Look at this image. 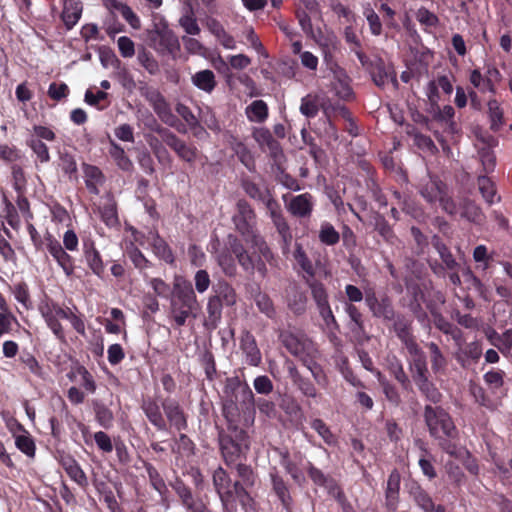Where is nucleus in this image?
<instances>
[{
    "label": "nucleus",
    "mask_w": 512,
    "mask_h": 512,
    "mask_svg": "<svg viewBox=\"0 0 512 512\" xmlns=\"http://www.w3.org/2000/svg\"><path fill=\"white\" fill-rule=\"evenodd\" d=\"M280 340L283 346L309 370L315 383L326 389L329 386V378L323 367L316 361L318 350L313 341L305 335L292 332L282 333Z\"/></svg>",
    "instance_id": "f257e3e1"
},
{
    "label": "nucleus",
    "mask_w": 512,
    "mask_h": 512,
    "mask_svg": "<svg viewBox=\"0 0 512 512\" xmlns=\"http://www.w3.org/2000/svg\"><path fill=\"white\" fill-rule=\"evenodd\" d=\"M200 309L192 284L181 276L175 277L170 297V312L176 326H184L189 318L196 319Z\"/></svg>",
    "instance_id": "f03ea898"
},
{
    "label": "nucleus",
    "mask_w": 512,
    "mask_h": 512,
    "mask_svg": "<svg viewBox=\"0 0 512 512\" xmlns=\"http://www.w3.org/2000/svg\"><path fill=\"white\" fill-rule=\"evenodd\" d=\"M423 418L430 436L438 441L441 449L448 454H454L455 447L451 441L458 437V429L450 414L441 406L427 404Z\"/></svg>",
    "instance_id": "7ed1b4c3"
},
{
    "label": "nucleus",
    "mask_w": 512,
    "mask_h": 512,
    "mask_svg": "<svg viewBox=\"0 0 512 512\" xmlns=\"http://www.w3.org/2000/svg\"><path fill=\"white\" fill-rule=\"evenodd\" d=\"M218 442L225 464L232 467L249 449L248 433L240 427L220 429Z\"/></svg>",
    "instance_id": "20e7f679"
},
{
    "label": "nucleus",
    "mask_w": 512,
    "mask_h": 512,
    "mask_svg": "<svg viewBox=\"0 0 512 512\" xmlns=\"http://www.w3.org/2000/svg\"><path fill=\"white\" fill-rule=\"evenodd\" d=\"M235 230L247 244L263 245V236L257 228V216L252 206L245 200L239 199L232 215Z\"/></svg>",
    "instance_id": "39448f33"
},
{
    "label": "nucleus",
    "mask_w": 512,
    "mask_h": 512,
    "mask_svg": "<svg viewBox=\"0 0 512 512\" xmlns=\"http://www.w3.org/2000/svg\"><path fill=\"white\" fill-rule=\"evenodd\" d=\"M408 368L411 378L420 394L431 404H439L443 395L430 379L426 355L419 356L408 361Z\"/></svg>",
    "instance_id": "423d86ee"
},
{
    "label": "nucleus",
    "mask_w": 512,
    "mask_h": 512,
    "mask_svg": "<svg viewBox=\"0 0 512 512\" xmlns=\"http://www.w3.org/2000/svg\"><path fill=\"white\" fill-rule=\"evenodd\" d=\"M249 245L255 249V251L251 253L248 259L249 263H245V265L242 266V270L250 275L258 273V275L264 279L268 276L267 265L276 266L277 257L269 247L265 238H263V246L259 243Z\"/></svg>",
    "instance_id": "0eeeda50"
},
{
    "label": "nucleus",
    "mask_w": 512,
    "mask_h": 512,
    "mask_svg": "<svg viewBox=\"0 0 512 512\" xmlns=\"http://www.w3.org/2000/svg\"><path fill=\"white\" fill-rule=\"evenodd\" d=\"M223 392L226 398L241 406L242 410L254 411L255 399L250 386L239 377H229L225 381Z\"/></svg>",
    "instance_id": "6e6552de"
},
{
    "label": "nucleus",
    "mask_w": 512,
    "mask_h": 512,
    "mask_svg": "<svg viewBox=\"0 0 512 512\" xmlns=\"http://www.w3.org/2000/svg\"><path fill=\"white\" fill-rule=\"evenodd\" d=\"M279 456V463L286 474L290 476L293 483L299 487H304L307 483L305 477V457L299 452L291 456L287 449L276 448Z\"/></svg>",
    "instance_id": "1a4fd4ad"
},
{
    "label": "nucleus",
    "mask_w": 512,
    "mask_h": 512,
    "mask_svg": "<svg viewBox=\"0 0 512 512\" xmlns=\"http://www.w3.org/2000/svg\"><path fill=\"white\" fill-rule=\"evenodd\" d=\"M393 330L407 349L411 357L410 359H414L425 354L412 334L410 320L406 319L403 315H395V318L393 319Z\"/></svg>",
    "instance_id": "9d476101"
},
{
    "label": "nucleus",
    "mask_w": 512,
    "mask_h": 512,
    "mask_svg": "<svg viewBox=\"0 0 512 512\" xmlns=\"http://www.w3.org/2000/svg\"><path fill=\"white\" fill-rule=\"evenodd\" d=\"M269 480L273 495L278 499L282 507L287 512H291L294 504V500L291 495V487L277 467L273 466L270 468Z\"/></svg>",
    "instance_id": "9b49d317"
},
{
    "label": "nucleus",
    "mask_w": 512,
    "mask_h": 512,
    "mask_svg": "<svg viewBox=\"0 0 512 512\" xmlns=\"http://www.w3.org/2000/svg\"><path fill=\"white\" fill-rule=\"evenodd\" d=\"M39 311L56 338L65 341V333L59 319H65L67 311L55 302L42 303Z\"/></svg>",
    "instance_id": "f8f14e48"
},
{
    "label": "nucleus",
    "mask_w": 512,
    "mask_h": 512,
    "mask_svg": "<svg viewBox=\"0 0 512 512\" xmlns=\"http://www.w3.org/2000/svg\"><path fill=\"white\" fill-rule=\"evenodd\" d=\"M45 246L49 254L56 261L67 277H71L75 271V262L61 243L50 233L45 235Z\"/></svg>",
    "instance_id": "ddd939ff"
},
{
    "label": "nucleus",
    "mask_w": 512,
    "mask_h": 512,
    "mask_svg": "<svg viewBox=\"0 0 512 512\" xmlns=\"http://www.w3.org/2000/svg\"><path fill=\"white\" fill-rule=\"evenodd\" d=\"M282 199L285 203L287 211L292 216L296 218H310L312 215L315 200L310 193L305 192L296 196L284 194Z\"/></svg>",
    "instance_id": "4468645a"
},
{
    "label": "nucleus",
    "mask_w": 512,
    "mask_h": 512,
    "mask_svg": "<svg viewBox=\"0 0 512 512\" xmlns=\"http://www.w3.org/2000/svg\"><path fill=\"white\" fill-rule=\"evenodd\" d=\"M365 303L374 317L385 321H392L395 318L392 300L387 295L378 298L373 289H368L365 291Z\"/></svg>",
    "instance_id": "2eb2a0df"
},
{
    "label": "nucleus",
    "mask_w": 512,
    "mask_h": 512,
    "mask_svg": "<svg viewBox=\"0 0 512 512\" xmlns=\"http://www.w3.org/2000/svg\"><path fill=\"white\" fill-rule=\"evenodd\" d=\"M288 376L297 390L306 398L316 399L320 396L313 381L300 373L295 363L289 359L285 361Z\"/></svg>",
    "instance_id": "dca6fc26"
},
{
    "label": "nucleus",
    "mask_w": 512,
    "mask_h": 512,
    "mask_svg": "<svg viewBox=\"0 0 512 512\" xmlns=\"http://www.w3.org/2000/svg\"><path fill=\"white\" fill-rule=\"evenodd\" d=\"M164 143L174 151L177 157L183 162L193 165L198 157V149L193 144H188L186 141L178 137L174 132L164 140Z\"/></svg>",
    "instance_id": "f3484780"
},
{
    "label": "nucleus",
    "mask_w": 512,
    "mask_h": 512,
    "mask_svg": "<svg viewBox=\"0 0 512 512\" xmlns=\"http://www.w3.org/2000/svg\"><path fill=\"white\" fill-rule=\"evenodd\" d=\"M165 417L170 426L178 431L186 430L188 427L187 415L180 403L174 398H165L161 402Z\"/></svg>",
    "instance_id": "a211bd4d"
},
{
    "label": "nucleus",
    "mask_w": 512,
    "mask_h": 512,
    "mask_svg": "<svg viewBox=\"0 0 512 512\" xmlns=\"http://www.w3.org/2000/svg\"><path fill=\"white\" fill-rule=\"evenodd\" d=\"M213 486L220 498L222 503L223 511H228L231 508L232 494H231V478L226 470L222 467H218L214 470L213 475Z\"/></svg>",
    "instance_id": "6ab92c4d"
},
{
    "label": "nucleus",
    "mask_w": 512,
    "mask_h": 512,
    "mask_svg": "<svg viewBox=\"0 0 512 512\" xmlns=\"http://www.w3.org/2000/svg\"><path fill=\"white\" fill-rule=\"evenodd\" d=\"M172 488L181 500L187 512H211L201 499L193 496L191 489L180 479H176Z\"/></svg>",
    "instance_id": "aec40b11"
},
{
    "label": "nucleus",
    "mask_w": 512,
    "mask_h": 512,
    "mask_svg": "<svg viewBox=\"0 0 512 512\" xmlns=\"http://www.w3.org/2000/svg\"><path fill=\"white\" fill-rule=\"evenodd\" d=\"M370 74L374 83L378 87H384L388 83H391L394 89L398 88V81L394 68L390 65H386L381 59L376 60L372 64Z\"/></svg>",
    "instance_id": "412c9836"
},
{
    "label": "nucleus",
    "mask_w": 512,
    "mask_h": 512,
    "mask_svg": "<svg viewBox=\"0 0 512 512\" xmlns=\"http://www.w3.org/2000/svg\"><path fill=\"white\" fill-rule=\"evenodd\" d=\"M401 474L394 468L388 476L385 487V506L388 511L395 512L400 501Z\"/></svg>",
    "instance_id": "4be33fe9"
},
{
    "label": "nucleus",
    "mask_w": 512,
    "mask_h": 512,
    "mask_svg": "<svg viewBox=\"0 0 512 512\" xmlns=\"http://www.w3.org/2000/svg\"><path fill=\"white\" fill-rule=\"evenodd\" d=\"M83 256L92 273L100 279H103L105 275V264L93 241H83Z\"/></svg>",
    "instance_id": "5701e85b"
},
{
    "label": "nucleus",
    "mask_w": 512,
    "mask_h": 512,
    "mask_svg": "<svg viewBox=\"0 0 512 512\" xmlns=\"http://www.w3.org/2000/svg\"><path fill=\"white\" fill-rule=\"evenodd\" d=\"M240 348L245 355V361L250 366H258L261 363V352L257 346L254 335L244 330L240 337Z\"/></svg>",
    "instance_id": "b1692460"
},
{
    "label": "nucleus",
    "mask_w": 512,
    "mask_h": 512,
    "mask_svg": "<svg viewBox=\"0 0 512 512\" xmlns=\"http://www.w3.org/2000/svg\"><path fill=\"white\" fill-rule=\"evenodd\" d=\"M161 407L158 402L152 398L147 397L142 400L141 409L149 422L159 431L167 430V422L161 412Z\"/></svg>",
    "instance_id": "393cba45"
},
{
    "label": "nucleus",
    "mask_w": 512,
    "mask_h": 512,
    "mask_svg": "<svg viewBox=\"0 0 512 512\" xmlns=\"http://www.w3.org/2000/svg\"><path fill=\"white\" fill-rule=\"evenodd\" d=\"M59 463L72 481L83 489L87 488L88 478L74 457L68 454L62 455Z\"/></svg>",
    "instance_id": "a878e982"
},
{
    "label": "nucleus",
    "mask_w": 512,
    "mask_h": 512,
    "mask_svg": "<svg viewBox=\"0 0 512 512\" xmlns=\"http://www.w3.org/2000/svg\"><path fill=\"white\" fill-rule=\"evenodd\" d=\"M253 137L260 146H266L275 162H279L284 156L280 144L274 139L270 130L265 127L255 128Z\"/></svg>",
    "instance_id": "bb28decb"
},
{
    "label": "nucleus",
    "mask_w": 512,
    "mask_h": 512,
    "mask_svg": "<svg viewBox=\"0 0 512 512\" xmlns=\"http://www.w3.org/2000/svg\"><path fill=\"white\" fill-rule=\"evenodd\" d=\"M445 191L446 185L438 177L429 176L419 186L420 195L431 205L436 204Z\"/></svg>",
    "instance_id": "cd10ccee"
},
{
    "label": "nucleus",
    "mask_w": 512,
    "mask_h": 512,
    "mask_svg": "<svg viewBox=\"0 0 512 512\" xmlns=\"http://www.w3.org/2000/svg\"><path fill=\"white\" fill-rule=\"evenodd\" d=\"M211 296L226 307H232L237 303L236 290L226 280H220L213 285Z\"/></svg>",
    "instance_id": "c85d7f7f"
},
{
    "label": "nucleus",
    "mask_w": 512,
    "mask_h": 512,
    "mask_svg": "<svg viewBox=\"0 0 512 512\" xmlns=\"http://www.w3.org/2000/svg\"><path fill=\"white\" fill-rule=\"evenodd\" d=\"M407 488L409 496L421 510L424 512H433L434 502L418 482L412 481L407 485Z\"/></svg>",
    "instance_id": "c756f323"
},
{
    "label": "nucleus",
    "mask_w": 512,
    "mask_h": 512,
    "mask_svg": "<svg viewBox=\"0 0 512 512\" xmlns=\"http://www.w3.org/2000/svg\"><path fill=\"white\" fill-rule=\"evenodd\" d=\"M148 240L150 241L153 251L158 258L168 264L174 263L175 257L170 246L162 237H160L158 232L150 231Z\"/></svg>",
    "instance_id": "7c9ffc66"
},
{
    "label": "nucleus",
    "mask_w": 512,
    "mask_h": 512,
    "mask_svg": "<svg viewBox=\"0 0 512 512\" xmlns=\"http://www.w3.org/2000/svg\"><path fill=\"white\" fill-rule=\"evenodd\" d=\"M82 2L80 0H65L62 11V20L66 29L70 30L79 21L82 15Z\"/></svg>",
    "instance_id": "2f4dec72"
},
{
    "label": "nucleus",
    "mask_w": 512,
    "mask_h": 512,
    "mask_svg": "<svg viewBox=\"0 0 512 512\" xmlns=\"http://www.w3.org/2000/svg\"><path fill=\"white\" fill-rule=\"evenodd\" d=\"M226 248L227 252H229L232 256L235 257L238 264L242 268V266L245 265V263H249L248 259L251 255L245 248L244 244L242 243L241 239L238 238L235 234H228L226 238Z\"/></svg>",
    "instance_id": "473e14b6"
},
{
    "label": "nucleus",
    "mask_w": 512,
    "mask_h": 512,
    "mask_svg": "<svg viewBox=\"0 0 512 512\" xmlns=\"http://www.w3.org/2000/svg\"><path fill=\"white\" fill-rule=\"evenodd\" d=\"M226 248L227 252H229L232 256L235 257L238 264L242 268V266L245 265V263H249L248 259L251 255L245 248L244 244L242 243L241 239L238 238L235 234H228L226 238Z\"/></svg>",
    "instance_id": "72a5a7b5"
},
{
    "label": "nucleus",
    "mask_w": 512,
    "mask_h": 512,
    "mask_svg": "<svg viewBox=\"0 0 512 512\" xmlns=\"http://www.w3.org/2000/svg\"><path fill=\"white\" fill-rule=\"evenodd\" d=\"M110 148L109 155L115 162L116 166L125 172H131L134 169V164L129 156L126 154L123 147H121L113 139L109 140Z\"/></svg>",
    "instance_id": "f704fd0d"
},
{
    "label": "nucleus",
    "mask_w": 512,
    "mask_h": 512,
    "mask_svg": "<svg viewBox=\"0 0 512 512\" xmlns=\"http://www.w3.org/2000/svg\"><path fill=\"white\" fill-rule=\"evenodd\" d=\"M432 245L439 254L440 259L447 270H459L460 264L456 261L450 249L442 242L439 236L434 235Z\"/></svg>",
    "instance_id": "c9c22d12"
},
{
    "label": "nucleus",
    "mask_w": 512,
    "mask_h": 512,
    "mask_svg": "<svg viewBox=\"0 0 512 512\" xmlns=\"http://www.w3.org/2000/svg\"><path fill=\"white\" fill-rule=\"evenodd\" d=\"M245 115L250 122L263 123L269 115L268 105L263 100H255L245 108Z\"/></svg>",
    "instance_id": "e433bc0d"
},
{
    "label": "nucleus",
    "mask_w": 512,
    "mask_h": 512,
    "mask_svg": "<svg viewBox=\"0 0 512 512\" xmlns=\"http://www.w3.org/2000/svg\"><path fill=\"white\" fill-rule=\"evenodd\" d=\"M223 305L211 295L208 297L206 311L207 319L205 325L210 329H216L222 319Z\"/></svg>",
    "instance_id": "4c0bfd02"
},
{
    "label": "nucleus",
    "mask_w": 512,
    "mask_h": 512,
    "mask_svg": "<svg viewBox=\"0 0 512 512\" xmlns=\"http://www.w3.org/2000/svg\"><path fill=\"white\" fill-rule=\"evenodd\" d=\"M306 285L311 291L316 306L329 303L328 292L325 285L314 277H304Z\"/></svg>",
    "instance_id": "58836bf2"
},
{
    "label": "nucleus",
    "mask_w": 512,
    "mask_h": 512,
    "mask_svg": "<svg viewBox=\"0 0 512 512\" xmlns=\"http://www.w3.org/2000/svg\"><path fill=\"white\" fill-rule=\"evenodd\" d=\"M83 170L87 189L93 194H98L97 185L102 184L104 180L102 171L97 166L89 164H85Z\"/></svg>",
    "instance_id": "ea45409f"
},
{
    "label": "nucleus",
    "mask_w": 512,
    "mask_h": 512,
    "mask_svg": "<svg viewBox=\"0 0 512 512\" xmlns=\"http://www.w3.org/2000/svg\"><path fill=\"white\" fill-rule=\"evenodd\" d=\"M426 346L430 351L431 369L433 373L437 375L445 372L448 363L439 346L435 342H429Z\"/></svg>",
    "instance_id": "a19ab883"
},
{
    "label": "nucleus",
    "mask_w": 512,
    "mask_h": 512,
    "mask_svg": "<svg viewBox=\"0 0 512 512\" xmlns=\"http://www.w3.org/2000/svg\"><path fill=\"white\" fill-rule=\"evenodd\" d=\"M232 150L237 155L240 162L250 171L255 168V161L251 151L247 146L237 138H232L230 142Z\"/></svg>",
    "instance_id": "79ce46f5"
},
{
    "label": "nucleus",
    "mask_w": 512,
    "mask_h": 512,
    "mask_svg": "<svg viewBox=\"0 0 512 512\" xmlns=\"http://www.w3.org/2000/svg\"><path fill=\"white\" fill-rule=\"evenodd\" d=\"M158 118L169 127L176 128L179 119L172 112V109L166 99L162 100L159 104L152 107Z\"/></svg>",
    "instance_id": "37998d69"
},
{
    "label": "nucleus",
    "mask_w": 512,
    "mask_h": 512,
    "mask_svg": "<svg viewBox=\"0 0 512 512\" xmlns=\"http://www.w3.org/2000/svg\"><path fill=\"white\" fill-rule=\"evenodd\" d=\"M479 191L488 204H493L500 200L497 197L496 188L494 182L486 175H481L477 179Z\"/></svg>",
    "instance_id": "c03bdc74"
},
{
    "label": "nucleus",
    "mask_w": 512,
    "mask_h": 512,
    "mask_svg": "<svg viewBox=\"0 0 512 512\" xmlns=\"http://www.w3.org/2000/svg\"><path fill=\"white\" fill-rule=\"evenodd\" d=\"M459 213L461 217L475 223H479L483 219V214L478 205L470 200L463 199L460 203Z\"/></svg>",
    "instance_id": "a18cd8bd"
},
{
    "label": "nucleus",
    "mask_w": 512,
    "mask_h": 512,
    "mask_svg": "<svg viewBox=\"0 0 512 512\" xmlns=\"http://www.w3.org/2000/svg\"><path fill=\"white\" fill-rule=\"evenodd\" d=\"M488 115L490 120V129L497 132L504 125V113L496 99L488 102Z\"/></svg>",
    "instance_id": "49530a36"
},
{
    "label": "nucleus",
    "mask_w": 512,
    "mask_h": 512,
    "mask_svg": "<svg viewBox=\"0 0 512 512\" xmlns=\"http://www.w3.org/2000/svg\"><path fill=\"white\" fill-rule=\"evenodd\" d=\"M240 410H242L240 405L235 403L233 400L225 397V401L222 407V413L227 421V428H231V426L239 427L238 421L240 418Z\"/></svg>",
    "instance_id": "de8ad7c7"
},
{
    "label": "nucleus",
    "mask_w": 512,
    "mask_h": 512,
    "mask_svg": "<svg viewBox=\"0 0 512 512\" xmlns=\"http://www.w3.org/2000/svg\"><path fill=\"white\" fill-rule=\"evenodd\" d=\"M192 82L197 88L205 92H211L216 86L215 75L213 71L208 69L197 72L192 77Z\"/></svg>",
    "instance_id": "09e8293b"
},
{
    "label": "nucleus",
    "mask_w": 512,
    "mask_h": 512,
    "mask_svg": "<svg viewBox=\"0 0 512 512\" xmlns=\"http://www.w3.org/2000/svg\"><path fill=\"white\" fill-rule=\"evenodd\" d=\"M388 369L390 374L395 378V380L401 385L403 389L407 390L411 388V381L399 359L394 357L392 360H390Z\"/></svg>",
    "instance_id": "8fccbe9b"
},
{
    "label": "nucleus",
    "mask_w": 512,
    "mask_h": 512,
    "mask_svg": "<svg viewBox=\"0 0 512 512\" xmlns=\"http://www.w3.org/2000/svg\"><path fill=\"white\" fill-rule=\"evenodd\" d=\"M295 261L301 267V269L305 272L304 277H314L315 269L309 257L307 256L305 250L303 249L302 244L295 243V250L293 253Z\"/></svg>",
    "instance_id": "3c124183"
},
{
    "label": "nucleus",
    "mask_w": 512,
    "mask_h": 512,
    "mask_svg": "<svg viewBox=\"0 0 512 512\" xmlns=\"http://www.w3.org/2000/svg\"><path fill=\"white\" fill-rule=\"evenodd\" d=\"M93 410L95 413V419L101 427L109 429L113 426L114 415L106 405L99 402H94Z\"/></svg>",
    "instance_id": "603ef678"
},
{
    "label": "nucleus",
    "mask_w": 512,
    "mask_h": 512,
    "mask_svg": "<svg viewBox=\"0 0 512 512\" xmlns=\"http://www.w3.org/2000/svg\"><path fill=\"white\" fill-rule=\"evenodd\" d=\"M318 238L321 243L327 246H334L340 240L339 232L327 221L321 223Z\"/></svg>",
    "instance_id": "864d4df0"
},
{
    "label": "nucleus",
    "mask_w": 512,
    "mask_h": 512,
    "mask_svg": "<svg viewBox=\"0 0 512 512\" xmlns=\"http://www.w3.org/2000/svg\"><path fill=\"white\" fill-rule=\"evenodd\" d=\"M299 110L306 118L316 117L319 112V97L313 94L302 97Z\"/></svg>",
    "instance_id": "5fc2aeb1"
},
{
    "label": "nucleus",
    "mask_w": 512,
    "mask_h": 512,
    "mask_svg": "<svg viewBox=\"0 0 512 512\" xmlns=\"http://www.w3.org/2000/svg\"><path fill=\"white\" fill-rule=\"evenodd\" d=\"M179 23L185 32H200L194 13V4L184 5V14Z\"/></svg>",
    "instance_id": "6e6d98bb"
},
{
    "label": "nucleus",
    "mask_w": 512,
    "mask_h": 512,
    "mask_svg": "<svg viewBox=\"0 0 512 512\" xmlns=\"http://www.w3.org/2000/svg\"><path fill=\"white\" fill-rule=\"evenodd\" d=\"M247 488L248 487H246V485H244V483L239 480L231 484L232 503L230 512H232L235 509L236 499L239 500V502L243 506H245L247 502L251 500Z\"/></svg>",
    "instance_id": "4d7b16f0"
},
{
    "label": "nucleus",
    "mask_w": 512,
    "mask_h": 512,
    "mask_svg": "<svg viewBox=\"0 0 512 512\" xmlns=\"http://www.w3.org/2000/svg\"><path fill=\"white\" fill-rule=\"evenodd\" d=\"M415 19L425 29L436 28L439 23L438 16L423 6L415 12Z\"/></svg>",
    "instance_id": "13d9d810"
},
{
    "label": "nucleus",
    "mask_w": 512,
    "mask_h": 512,
    "mask_svg": "<svg viewBox=\"0 0 512 512\" xmlns=\"http://www.w3.org/2000/svg\"><path fill=\"white\" fill-rule=\"evenodd\" d=\"M333 91L335 95L344 101H350L354 98L353 90L348 81V77L344 76L343 78L338 77L333 82Z\"/></svg>",
    "instance_id": "bf43d9fd"
},
{
    "label": "nucleus",
    "mask_w": 512,
    "mask_h": 512,
    "mask_svg": "<svg viewBox=\"0 0 512 512\" xmlns=\"http://www.w3.org/2000/svg\"><path fill=\"white\" fill-rule=\"evenodd\" d=\"M233 466H235L239 481L243 482L246 487H253L256 484L258 476L250 465L236 462Z\"/></svg>",
    "instance_id": "052dcab7"
},
{
    "label": "nucleus",
    "mask_w": 512,
    "mask_h": 512,
    "mask_svg": "<svg viewBox=\"0 0 512 512\" xmlns=\"http://www.w3.org/2000/svg\"><path fill=\"white\" fill-rule=\"evenodd\" d=\"M216 261L226 276L233 277L236 274V265L233 256L226 250L216 254Z\"/></svg>",
    "instance_id": "680f3d73"
},
{
    "label": "nucleus",
    "mask_w": 512,
    "mask_h": 512,
    "mask_svg": "<svg viewBox=\"0 0 512 512\" xmlns=\"http://www.w3.org/2000/svg\"><path fill=\"white\" fill-rule=\"evenodd\" d=\"M154 41L158 42L161 52L174 54L179 50V42L175 34H156Z\"/></svg>",
    "instance_id": "e2e57ef3"
},
{
    "label": "nucleus",
    "mask_w": 512,
    "mask_h": 512,
    "mask_svg": "<svg viewBox=\"0 0 512 512\" xmlns=\"http://www.w3.org/2000/svg\"><path fill=\"white\" fill-rule=\"evenodd\" d=\"M311 427L314 429L318 435L323 439V441L327 445H335L337 440L330 428L326 425V423L320 419L315 418L311 421Z\"/></svg>",
    "instance_id": "0e129e2a"
},
{
    "label": "nucleus",
    "mask_w": 512,
    "mask_h": 512,
    "mask_svg": "<svg viewBox=\"0 0 512 512\" xmlns=\"http://www.w3.org/2000/svg\"><path fill=\"white\" fill-rule=\"evenodd\" d=\"M374 227L375 230L383 237V239L387 242L393 243L396 238L392 227L385 219V217L379 213H377L374 217Z\"/></svg>",
    "instance_id": "69168bd1"
},
{
    "label": "nucleus",
    "mask_w": 512,
    "mask_h": 512,
    "mask_svg": "<svg viewBox=\"0 0 512 512\" xmlns=\"http://www.w3.org/2000/svg\"><path fill=\"white\" fill-rule=\"evenodd\" d=\"M100 215L103 222L109 227L116 226L119 223L116 204L112 200L100 208Z\"/></svg>",
    "instance_id": "338daca9"
},
{
    "label": "nucleus",
    "mask_w": 512,
    "mask_h": 512,
    "mask_svg": "<svg viewBox=\"0 0 512 512\" xmlns=\"http://www.w3.org/2000/svg\"><path fill=\"white\" fill-rule=\"evenodd\" d=\"M59 167L70 180L77 179V163L73 155L68 153L61 154Z\"/></svg>",
    "instance_id": "774afa93"
}]
</instances>
